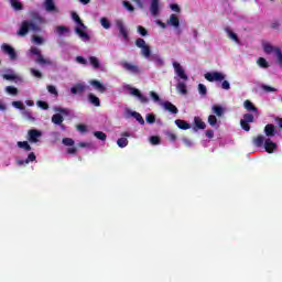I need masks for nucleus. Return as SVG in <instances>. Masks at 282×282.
Segmentation results:
<instances>
[{
	"instance_id": "nucleus-1",
	"label": "nucleus",
	"mask_w": 282,
	"mask_h": 282,
	"mask_svg": "<svg viewBox=\"0 0 282 282\" xmlns=\"http://www.w3.org/2000/svg\"><path fill=\"white\" fill-rule=\"evenodd\" d=\"M32 21L24 20L20 26V30L18 31L19 36H26L28 32L32 30L33 32H41V26H39L36 23L42 25L45 23V19L39 14V12H33L31 14Z\"/></svg>"
},
{
	"instance_id": "nucleus-2",
	"label": "nucleus",
	"mask_w": 282,
	"mask_h": 282,
	"mask_svg": "<svg viewBox=\"0 0 282 282\" xmlns=\"http://www.w3.org/2000/svg\"><path fill=\"white\" fill-rule=\"evenodd\" d=\"M134 45L135 47H139V50H141V56L148 58L149 61H153L158 65H164V61H162V57H160V55H151V46L147 44V41H144V39L138 37L134 41Z\"/></svg>"
},
{
	"instance_id": "nucleus-3",
	"label": "nucleus",
	"mask_w": 282,
	"mask_h": 282,
	"mask_svg": "<svg viewBox=\"0 0 282 282\" xmlns=\"http://www.w3.org/2000/svg\"><path fill=\"white\" fill-rule=\"evenodd\" d=\"M30 53L33 55V56H36L35 58V63L37 65H52V61L51 59H47L43 56V54H41V50H39L37 47H31L30 48Z\"/></svg>"
},
{
	"instance_id": "nucleus-4",
	"label": "nucleus",
	"mask_w": 282,
	"mask_h": 282,
	"mask_svg": "<svg viewBox=\"0 0 282 282\" xmlns=\"http://www.w3.org/2000/svg\"><path fill=\"white\" fill-rule=\"evenodd\" d=\"M254 122V116L252 113H245L240 120V127L243 131H250V123Z\"/></svg>"
},
{
	"instance_id": "nucleus-5",
	"label": "nucleus",
	"mask_w": 282,
	"mask_h": 282,
	"mask_svg": "<svg viewBox=\"0 0 282 282\" xmlns=\"http://www.w3.org/2000/svg\"><path fill=\"white\" fill-rule=\"evenodd\" d=\"M43 137V132H41L37 129H31L28 131V141L31 144H36L39 142V139Z\"/></svg>"
},
{
	"instance_id": "nucleus-6",
	"label": "nucleus",
	"mask_w": 282,
	"mask_h": 282,
	"mask_svg": "<svg viewBox=\"0 0 282 282\" xmlns=\"http://www.w3.org/2000/svg\"><path fill=\"white\" fill-rule=\"evenodd\" d=\"M205 78L208 80V83H221L226 78L225 75H223L219 72H214V73H206Z\"/></svg>"
},
{
	"instance_id": "nucleus-7",
	"label": "nucleus",
	"mask_w": 282,
	"mask_h": 282,
	"mask_svg": "<svg viewBox=\"0 0 282 282\" xmlns=\"http://www.w3.org/2000/svg\"><path fill=\"white\" fill-rule=\"evenodd\" d=\"M1 50L4 54L9 55V58H11V61H17V51L10 44H2Z\"/></svg>"
},
{
	"instance_id": "nucleus-8",
	"label": "nucleus",
	"mask_w": 282,
	"mask_h": 282,
	"mask_svg": "<svg viewBox=\"0 0 282 282\" xmlns=\"http://www.w3.org/2000/svg\"><path fill=\"white\" fill-rule=\"evenodd\" d=\"M89 88V86L83 84V83H77L75 84L72 88H70V93L76 96V95H83L85 94V91H87V89Z\"/></svg>"
},
{
	"instance_id": "nucleus-9",
	"label": "nucleus",
	"mask_w": 282,
	"mask_h": 282,
	"mask_svg": "<svg viewBox=\"0 0 282 282\" xmlns=\"http://www.w3.org/2000/svg\"><path fill=\"white\" fill-rule=\"evenodd\" d=\"M121 67L126 69V72H130L131 74H140V67L135 64H131L129 62H121L120 63Z\"/></svg>"
},
{
	"instance_id": "nucleus-10",
	"label": "nucleus",
	"mask_w": 282,
	"mask_h": 282,
	"mask_svg": "<svg viewBox=\"0 0 282 282\" xmlns=\"http://www.w3.org/2000/svg\"><path fill=\"white\" fill-rule=\"evenodd\" d=\"M116 25L119 30V34L127 41L129 39V32L127 31V28H124V22H122V20H117Z\"/></svg>"
},
{
	"instance_id": "nucleus-11",
	"label": "nucleus",
	"mask_w": 282,
	"mask_h": 282,
	"mask_svg": "<svg viewBox=\"0 0 282 282\" xmlns=\"http://www.w3.org/2000/svg\"><path fill=\"white\" fill-rule=\"evenodd\" d=\"M173 67H174L175 74H177V76L181 77L182 80H188V76L186 75V73L184 72V68H182V65H180V63L173 62Z\"/></svg>"
},
{
	"instance_id": "nucleus-12",
	"label": "nucleus",
	"mask_w": 282,
	"mask_h": 282,
	"mask_svg": "<svg viewBox=\"0 0 282 282\" xmlns=\"http://www.w3.org/2000/svg\"><path fill=\"white\" fill-rule=\"evenodd\" d=\"M163 109H165V111H169L170 113H174L177 115L180 113V109H177V106L173 105V102L171 101H164L162 104Z\"/></svg>"
},
{
	"instance_id": "nucleus-13",
	"label": "nucleus",
	"mask_w": 282,
	"mask_h": 282,
	"mask_svg": "<svg viewBox=\"0 0 282 282\" xmlns=\"http://www.w3.org/2000/svg\"><path fill=\"white\" fill-rule=\"evenodd\" d=\"M89 85H91V87H94V89H96L97 91H99V94H105V91H107V87H105V85H102L99 80L97 79H91L89 82Z\"/></svg>"
},
{
	"instance_id": "nucleus-14",
	"label": "nucleus",
	"mask_w": 282,
	"mask_h": 282,
	"mask_svg": "<svg viewBox=\"0 0 282 282\" xmlns=\"http://www.w3.org/2000/svg\"><path fill=\"white\" fill-rule=\"evenodd\" d=\"M264 134L267 138H274V135H276V127L272 123H268L264 127Z\"/></svg>"
},
{
	"instance_id": "nucleus-15",
	"label": "nucleus",
	"mask_w": 282,
	"mask_h": 282,
	"mask_svg": "<svg viewBox=\"0 0 282 282\" xmlns=\"http://www.w3.org/2000/svg\"><path fill=\"white\" fill-rule=\"evenodd\" d=\"M264 150L267 153H272L276 151V143L272 142V139L267 138L264 141Z\"/></svg>"
},
{
	"instance_id": "nucleus-16",
	"label": "nucleus",
	"mask_w": 282,
	"mask_h": 282,
	"mask_svg": "<svg viewBox=\"0 0 282 282\" xmlns=\"http://www.w3.org/2000/svg\"><path fill=\"white\" fill-rule=\"evenodd\" d=\"M150 12L152 17H158V14H160V0H152Z\"/></svg>"
},
{
	"instance_id": "nucleus-17",
	"label": "nucleus",
	"mask_w": 282,
	"mask_h": 282,
	"mask_svg": "<svg viewBox=\"0 0 282 282\" xmlns=\"http://www.w3.org/2000/svg\"><path fill=\"white\" fill-rule=\"evenodd\" d=\"M243 108L247 110V111H251L252 113H259V108L256 107L254 104H252V101L250 100H245L243 102Z\"/></svg>"
},
{
	"instance_id": "nucleus-18",
	"label": "nucleus",
	"mask_w": 282,
	"mask_h": 282,
	"mask_svg": "<svg viewBox=\"0 0 282 282\" xmlns=\"http://www.w3.org/2000/svg\"><path fill=\"white\" fill-rule=\"evenodd\" d=\"M174 123L176 124V127H178L182 131H188V129H191V123H188L185 120L182 119H176L174 121Z\"/></svg>"
},
{
	"instance_id": "nucleus-19",
	"label": "nucleus",
	"mask_w": 282,
	"mask_h": 282,
	"mask_svg": "<svg viewBox=\"0 0 282 282\" xmlns=\"http://www.w3.org/2000/svg\"><path fill=\"white\" fill-rule=\"evenodd\" d=\"M75 32H76V34H78V36L82 41H90V39H91V36H89V34L87 32L83 31V29H80V28H76Z\"/></svg>"
},
{
	"instance_id": "nucleus-20",
	"label": "nucleus",
	"mask_w": 282,
	"mask_h": 282,
	"mask_svg": "<svg viewBox=\"0 0 282 282\" xmlns=\"http://www.w3.org/2000/svg\"><path fill=\"white\" fill-rule=\"evenodd\" d=\"M194 122H195L194 131H199V129L202 130L206 129V123L202 121L199 117H195Z\"/></svg>"
},
{
	"instance_id": "nucleus-21",
	"label": "nucleus",
	"mask_w": 282,
	"mask_h": 282,
	"mask_svg": "<svg viewBox=\"0 0 282 282\" xmlns=\"http://www.w3.org/2000/svg\"><path fill=\"white\" fill-rule=\"evenodd\" d=\"M253 144L258 148L264 147L265 137H263V134H260V135L253 138Z\"/></svg>"
},
{
	"instance_id": "nucleus-22",
	"label": "nucleus",
	"mask_w": 282,
	"mask_h": 282,
	"mask_svg": "<svg viewBox=\"0 0 282 282\" xmlns=\"http://www.w3.org/2000/svg\"><path fill=\"white\" fill-rule=\"evenodd\" d=\"M88 61L93 67V69H100V59L96 56H89Z\"/></svg>"
},
{
	"instance_id": "nucleus-23",
	"label": "nucleus",
	"mask_w": 282,
	"mask_h": 282,
	"mask_svg": "<svg viewBox=\"0 0 282 282\" xmlns=\"http://www.w3.org/2000/svg\"><path fill=\"white\" fill-rule=\"evenodd\" d=\"M173 28H180V18L175 14H171L170 20L167 21Z\"/></svg>"
},
{
	"instance_id": "nucleus-24",
	"label": "nucleus",
	"mask_w": 282,
	"mask_h": 282,
	"mask_svg": "<svg viewBox=\"0 0 282 282\" xmlns=\"http://www.w3.org/2000/svg\"><path fill=\"white\" fill-rule=\"evenodd\" d=\"M45 9L46 12H55L56 10V4H54V0H45Z\"/></svg>"
},
{
	"instance_id": "nucleus-25",
	"label": "nucleus",
	"mask_w": 282,
	"mask_h": 282,
	"mask_svg": "<svg viewBox=\"0 0 282 282\" xmlns=\"http://www.w3.org/2000/svg\"><path fill=\"white\" fill-rule=\"evenodd\" d=\"M64 120H65V118H63V115H61V113H55L52 116L53 124H63Z\"/></svg>"
},
{
	"instance_id": "nucleus-26",
	"label": "nucleus",
	"mask_w": 282,
	"mask_h": 282,
	"mask_svg": "<svg viewBox=\"0 0 282 282\" xmlns=\"http://www.w3.org/2000/svg\"><path fill=\"white\" fill-rule=\"evenodd\" d=\"M11 7L13 8V10H15L17 12L23 10V3L19 0H10Z\"/></svg>"
},
{
	"instance_id": "nucleus-27",
	"label": "nucleus",
	"mask_w": 282,
	"mask_h": 282,
	"mask_svg": "<svg viewBox=\"0 0 282 282\" xmlns=\"http://www.w3.org/2000/svg\"><path fill=\"white\" fill-rule=\"evenodd\" d=\"M88 100H89V102H91V105H94L95 107H100V98H98L96 95L89 94V95H88Z\"/></svg>"
},
{
	"instance_id": "nucleus-28",
	"label": "nucleus",
	"mask_w": 282,
	"mask_h": 282,
	"mask_svg": "<svg viewBox=\"0 0 282 282\" xmlns=\"http://www.w3.org/2000/svg\"><path fill=\"white\" fill-rule=\"evenodd\" d=\"M21 115L24 118V120H29L30 122H34L35 120L34 117L32 116V112L25 108L24 110H22Z\"/></svg>"
},
{
	"instance_id": "nucleus-29",
	"label": "nucleus",
	"mask_w": 282,
	"mask_h": 282,
	"mask_svg": "<svg viewBox=\"0 0 282 282\" xmlns=\"http://www.w3.org/2000/svg\"><path fill=\"white\" fill-rule=\"evenodd\" d=\"M212 111L213 113L218 116V118H221L224 116V108L221 106L214 105L212 107Z\"/></svg>"
},
{
	"instance_id": "nucleus-30",
	"label": "nucleus",
	"mask_w": 282,
	"mask_h": 282,
	"mask_svg": "<svg viewBox=\"0 0 282 282\" xmlns=\"http://www.w3.org/2000/svg\"><path fill=\"white\" fill-rule=\"evenodd\" d=\"M19 149H24V151H32V147L28 141H18Z\"/></svg>"
},
{
	"instance_id": "nucleus-31",
	"label": "nucleus",
	"mask_w": 282,
	"mask_h": 282,
	"mask_svg": "<svg viewBox=\"0 0 282 282\" xmlns=\"http://www.w3.org/2000/svg\"><path fill=\"white\" fill-rule=\"evenodd\" d=\"M257 64L259 65V67H262V69H268V67H270V64L264 57H259Z\"/></svg>"
},
{
	"instance_id": "nucleus-32",
	"label": "nucleus",
	"mask_w": 282,
	"mask_h": 282,
	"mask_svg": "<svg viewBox=\"0 0 282 282\" xmlns=\"http://www.w3.org/2000/svg\"><path fill=\"white\" fill-rule=\"evenodd\" d=\"M131 116L137 120V122H139V124H144V118L142 117V115H140V112L132 111Z\"/></svg>"
},
{
	"instance_id": "nucleus-33",
	"label": "nucleus",
	"mask_w": 282,
	"mask_h": 282,
	"mask_svg": "<svg viewBox=\"0 0 282 282\" xmlns=\"http://www.w3.org/2000/svg\"><path fill=\"white\" fill-rule=\"evenodd\" d=\"M176 89L178 94H188V90L186 89V84L184 82H180L176 86Z\"/></svg>"
},
{
	"instance_id": "nucleus-34",
	"label": "nucleus",
	"mask_w": 282,
	"mask_h": 282,
	"mask_svg": "<svg viewBox=\"0 0 282 282\" xmlns=\"http://www.w3.org/2000/svg\"><path fill=\"white\" fill-rule=\"evenodd\" d=\"M117 144L120 149H124L126 147L129 145V140L127 138L122 137L117 140Z\"/></svg>"
},
{
	"instance_id": "nucleus-35",
	"label": "nucleus",
	"mask_w": 282,
	"mask_h": 282,
	"mask_svg": "<svg viewBox=\"0 0 282 282\" xmlns=\"http://www.w3.org/2000/svg\"><path fill=\"white\" fill-rule=\"evenodd\" d=\"M94 135H95V138H97V140H101L102 142H105V140H107V133H105L102 131H95Z\"/></svg>"
},
{
	"instance_id": "nucleus-36",
	"label": "nucleus",
	"mask_w": 282,
	"mask_h": 282,
	"mask_svg": "<svg viewBox=\"0 0 282 282\" xmlns=\"http://www.w3.org/2000/svg\"><path fill=\"white\" fill-rule=\"evenodd\" d=\"M263 51L265 52V54H272V52L276 53V47L272 46V44H264Z\"/></svg>"
},
{
	"instance_id": "nucleus-37",
	"label": "nucleus",
	"mask_w": 282,
	"mask_h": 282,
	"mask_svg": "<svg viewBox=\"0 0 282 282\" xmlns=\"http://www.w3.org/2000/svg\"><path fill=\"white\" fill-rule=\"evenodd\" d=\"M100 24L102 25V28L105 30H109V28H111V22L107 18H101L100 19Z\"/></svg>"
},
{
	"instance_id": "nucleus-38",
	"label": "nucleus",
	"mask_w": 282,
	"mask_h": 282,
	"mask_svg": "<svg viewBox=\"0 0 282 282\" xmlns=\"http://www.w3.org/2000/svg\"><path fill=\"white\" fill-rule=\"evenodd\" d=\"M6 91H7V94H10L11 96H17V94H19V89L13 86H7Z\"/></svg>"
},
{
	"instance_id": "nucleus-39",
	"label": "nucleus",
	"mask_w": 282,
	"mask_h": 282,
	"mask_svg": "<svg viewBox=\"0 0 282 282\" xmlns=\"http://www.w3.org/2000/svg\"><path fill=\"white\" fill-rule=\"evenodd\" d=\"M227 34H228L229 39H231V41H235V43H240L239 42V36L237 35V33L228 30Z\"/></svg>"
},
{
	"instance_id": "nucleus-40",
	"label": "nucleus",
	"mask_w": 282,
	"mask_h": 282,
	"mask_svg": "<svg viewBox=\"0 0 282 282\" xmlns=\"http://www.w3.org/2000/svg\"><path fill=\"white\" fill-rule=\"evenodd\" d=\"M73 20L77 22L80 28H85V23H83V20H80V17L77 13H72Z\"/></svg>"
},
{
	"instance_id": "nucleus-41",
	"label": "nucleus",
	"mask_w": 282,
	"mask_h": 282,
	"mask_svg": "<svg viewBox=\"0 0 282 282\" xmlns=\"http://www.w3.org/2000/svg\"><path fill=\"white\" fill-rule=\"evenodd\" d=\"M165 135L170 140V142H175L177 140V134H175L171 131H166Z\"/></svg>"
},
{
	"instance_id": "nucleus-42",
	"label": "nucleus",
	"mask_w": 282,
	"mask_h": 282,
	"mask_svg": "<svg viewBox=\"0 0 282 282\" xmlns=\"http://www.w3.org/2000/svg\"><path fill=\"white\" fill-rule=\"evenodd\" d=\"M208 124L210 127H216L217 126V117L215 115H210L207 120Z\"/></svg>"
},
{
	"instance_id": "nucleus-43",
	"label": "nucleus",
	"mask_w": 282,
	"mask_h": 282,
	"mask_svg": "<svg viewBox=\"0 0 282 282\" xmlns=\"http://www.w3.org/2000/svg\"><path fill=\"white\" fill-rule=\"evenodd\" d=\"M145 122H148L149 124L155 123V115L148 113L147 117H145Z\"/></svg>"
},
{
	"instance_id": "nucleus-44",
	"label": "nucleus",
	"mask_w": 282,
	"mask_h": 282,
	"mask_svg": "<svg viewBox=\"0 0 282 282\" xmlns=\"http://www.w3.org/2000/svg\"><path fill=\"white\" fill-rule=\"evenodd\" d=\"M37 107H40V109H43L44 111H47V109H50V105L47 104V101H37Z\"/></svg>"
},
{
	"instance_id": "nucleus-45",
	"label": "nucleus",
	"mask_w": 282,
	"mask_h": 282,
	"mask_svg": "<svg viewBox=\"0 0 282 282\" xmlns=\"http://www.w3.org/2000/svg\"><path fill=\"white\" fill-rule=\"evenodd\" d=\"M12 107H15V109H20V111H23L25 109V106L22 101H13Z\"/></svg>"
},
{
	"instance_id": "nucleus-46",
	"label": "nucleus",
	"mask_w": 282,
	"mask_h": 282,
	"mask_svg": "<svg viewBox=\"0 0 282 282\" xmlns=\"http://www.w3.org/2000/svg\"><path fill=\"white\" fill-rule=\"evenodd\" d=\"M62 142L65 147H74V139L72 138H64Z\"/></svg>"
},
{
	"instance_id": "nucleus-47",
	"label": "nucleus",
	"mask_w": 282,
	"mask_h": 282,
	"mask_svg": "<svg viewBox=\"0 0 282 282\" xmlns=\"http://www.w3.org/2000/svg\"><path fill=\"white\" fill-rule=\"evenodd\" d=\"M30 72L35 78H43V74L39 69L31 68Z\"/></svg>"
},
{
	"instance_id": "nucleus-48",
	"label": "nucleus",
	"mask_w": 282,
	"mask_h": 282,
	"mask_svg": "<svg viewBox=\"0 0 282 282\" xmlns=\"http://www.w3.org/2000/svg\"><path fill=\"white\" fill-rule=\"evenodd\" d=\"M69 30L67 29V26H56V32L57 34H59V36H62V34H65V32H68Z\"/></svg>"
},
{
	"instance_id": "nucleus-49",
	"label": "nucleus",
	"mask_w": 282,
	"mask_h": 282,
	"mask_svg": "<svg viewBox=\"0 0 282 282\" xmlns=\"http://www.w3.org/2000/svg\"><path fill=\"white\" fill-rule=\"evenodd\" d=\"M275 56L278 58L279 65H282V52H281V48H279V47L275 48Z\"/></svg>"
},
{
	"instance_id": "nucleus-50",
	"label": "nucleus",
	"mask_w": 282,
	"mask_h": 282,
	"mask_svg": "<svg viewBox=\"0 0 282 282\" xmlns=\"http://www.w3.org/2000/svg\"><path fill=\"white\" fill-rule=\"evenodd\" d=\"M123 7L126 8V10H128V12H134L135 8L131 6V2L129 1H123Z\"/></svg>"
},
{
	"instance_id": "nucleus-51",
	"label": "nucleus",
	"mask_w": 282,
	"mask_h": 282,
	"mask_svg": "<svg viewBox=\"0 0 282 282\" xmlns=\"http://www.w3.org/2000/svg\"><path fill=\"white\" fill-rule=\"evenodd\" d=\"M47 91H48V94H52L53 96H58V90H56L55 86L48 85Z\"/></svg>"
},
{
	"instance_id": "nucleus-52",
	"label": "nucleus",
	"mask_w": 282,
	"mask_h": 282,
	"mask_svg": "<svg viewBox=\"0 0 282 282\" xmlns=\"http://www.w3.org/2000/svg\"><path fill=\"white\" fill-rule=\"evenodd\" d=\"M2 78L4 80H17V75H14V74H3Z\"/></svg>"
},
{
	"instance_id": "nucleus-53",
	"label": "nucleus",
	"mask_w": 282,
	"mask_h": 282,
	"mask_svg": "<svg viewBox=\"0 0 282 282\" xmlns=\"http://www.w3.org/2000/svg\"><path fill=\"white\" fill-rule=\"evenodd\" d=\"M35 160H36V154H34V152H31L25 159V164H28L29 162H34Z\"/></svg>"
},
{
	"instance_id": "nucleus-54",
	"label": "nucleus",
	"mask_w": 282,
	"mask_h": 282,
	"mask_svg": "<svg viewBox=\"0 0 282 282\" xmlns=\"http://www.w3.org/2000/svg\"><path fill=\"white\" fill-rule=\"evenodd\" d=\"M138 32H139V34H140L141 36H148V35H149V31H147V30L144 29V26H142V25H139V26H138Z\"/></svg>"
},
{
	"instance_id": "nucleus-55",
	"label": "nucleus",
	"mask_w": 282,
	"mask_h": 282,
	"mask_svg": "<svg viewBox=\"0 0 282 282\" xmlns=\"http://www.w3.org/2000/svg\"><path fill=\"white\" fill-rule=\"evenodd\" d=\"M261 89H263V91H267V94H270L272 91H276V88L268 86V85H262Z\"/></svg>"
},
{
	"instance_id": "nucleus-56",
	"label": "nucleus",
	"mask_w": 282,
	"mask_h": 282,
	"mask_svg": "<svg viewBox=\"0 0 282 282\" xmlns=\"http://www.w3.org/2000/svg\"><path fill=\"white\" fill-rule=\"evenodd\" d=\"M57 113H62L63 116H69V109L67 108H56Z\"/></svg>"
},
{
	"instance_id": "nucleus-57",
	"label": "nucleus",
	"mask_w": 282,
	"mask_h": 282,
	"mask_svg": "<svg viewBox=\"0 0 282 282\" xmlns=\"http://www.w3.org/2000/svg\"><path fill=\"white\" fill-rule=\"evenodd\" d=\"M198 91H199L200 96H206V91H207L206 85L199 84L198 85Z\"/></svg>"
},
{
	"instance_id": "nucleus-58",
	"label": "nucleus",
	"mask_w": 282,
	"mask_h": 282,
	"mask_svg": "<svg viewBox=\"0 0 282 282\" xmlns=\"http://www.w3.org/2000/svg\"><path fill=\"white\" fill-rule=\"evenodd\" d=\"M75 61H76V63H79V65H87V63H88L87 59L83 56H77L75 58Z\"/></svg>"
},
{
	"instance_id": "nucleus-59",
	"label": "nucleus",
	"mask_w": 282,
	"mask_h": 282,
	"mask_svg": "<svg viewBox=\"0 0 282 282\" xmlns=\"http://www.w3.org/2000/svg\"><path fill=\"white\" fill-rule=\"evenodd\" d=\"M150 142H151V144H153V145L160 144V137H158V135L151 137V138H150Z\"/></svg>"
},
{
	"instance_id": "nucleus-60",
	"label": "nucleus",
	"mask_w": 282,
	"mask_h": 282,
	"mask_svg": "<svg viewBox=\"0 0 282 282\" xmlns=\"http://www.w3.org/2000/svg\"><path fill=\"white\" fill-rule=\"evenodd\" d=\"M150 96L154 102H160V95H158L155 91H150Z\"/></svg>"
},
{
	"instance_id": "nucleus-61",
	"label": "nucleus",
	"mask_w": 282,
	"mask_h": 282,
	"mask_svg": "<svg viewBox=\"0 0 282 282\" xmlns=\"http://www.w3.org/2000/svg\"><path fill=\"white\" fill-rule=\"evenodd\" d=\"M33 41L34 43H36L37 45H43V37L39 36V35H33Z\"/></svg>"
},
{
	"instance_id": "nucleus-62",
	"label": "nucleus",
	"mask_w": 282,
	"mask_h": 282,
	"mask_svg": "<svg viewBox=\"0 0 282 282\" xmlns=\"http://www.w3.org/2000/svg\"><path fill=\"white\" fill-rule=\"evenodd\" d=\"M77 130L80 131V133H87V126L85 124H77Z\"/></svg>"
},
{
	"instance_id": "nucleus-63",
	"label": "nucleus",
	"mask_w": 282,
	"mask_h": 282,
	"mask_svg": "<svg viewBox=\"0 0 282 282\" xmlns=\"http://www.w3.org/2000/svg\"><path fill=\"white\" fill-rule=\"evenodd\" d=\"M139 100L142 105H147V102H149V98L142 94L139 96Z\"/></svg>"
},
{
	"instance_id": "nucleus-64",
	"label": "nucleus",
	"mask_w": 282,
	"mask_h": 282,
	"mask_svg": "<svg viewBox=\"0 0 282 282\" xmlns=\"http://www.w3.org/2000/svg\"><path fill=\"white\" fill-rule=\"evenodd\" d=\"M221 89H226V90L230 89V83L228 80H224L221 83Z\"/></svg>"
}]
</instances>
